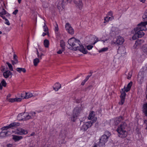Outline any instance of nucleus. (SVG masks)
Listing matches in <instances>:
<instances>
[{"label":"nucleus","mask_w":147,"mask_h":147,"mask_svg":"<svg viewBox=\"0 0 147 147\" xmlns=\"http://www.w3.org/2000/svg\"><path fill=\"white\" fill-rule=\"evenodd\" d=\"M47 33L46 32V33L43 32L42 34V36H45L46 35V34Z\"/></svg>","instance_id":"obj_56"},{"label":"nucleus","mask_w":147,"mask_h":147,"mask_svg":"<svg viewBox=\"0 0 147 147\" xmlns=\"http://www.w3.org/2000/svg\"><path fill=\"white\" fill-rule=\"evenodd\" d=\"M24 113H22L19 114L17 117V119L19 121L24 120Z\"/></svg>","instance_id":"obj_21"},{"label":"nucleus","mask_w":147,"mask_h":147,"mask_svg":"<svg viewBox=\"0 0 147 147\" xmlns=\"http://www.w3.org/2000/svg\"><path fill=\"white\" fill-rule=\"evenodd\" d=\"M4 19L5 20V24L8 25H9L10 24V23L9 22V21L6 18H5V19Z\"/></svg>","instance_id":"obj_50"},{"label":"nucleus","mask_w":147,"mask_h":147,"mask_svg":"<svg viewBox=\"0 0 147 147\" xmlns=\"http://www.w3.org/2000/svg\"><path fill=\"white\" fill-rule=\"evenodd\" d=\"M107 15L108 16L114 17L113 16V13L111 11H110L108 12Z\"/></svg>","instance_id":"obj_46"},{"label":"nucleus","mask_w":147,"mask_h":147,"mask_svg":"<svg viewBox=\"0 0 147 147\" xmlns=\"http://www.w3.org/2000/svg\"><path fill=\"white\" fill-rule=\"evenodd\" d=\"M38 58L40 59V60H41L42 58V56L44 55V54L41 53L40 54H39V52H38V50L37 51V53H36Z\"/></svg>","instance_id":"obj_35"},{"label":"nucleus","mask_w":147,"mask_h":147,"mask_svg":"<svg viewBox=\"0 0 147 147\" xmlns=\"http://www.w3.org/2000/svg\"><path fill=\"white\" fill-rule=\"evenodd\" d=\"M12 74L11 72L9 70H7L3 73V75L4 77L6 78H7L11 75Z\"/></svg>","instance_id":"obj_18"},{"label":"nucleus","mask_w":147,"mask_h":147,"mask_svg":"<svg viewBox=\"0 0 147 147\" xmlns=\"http://www.w3.org/2000/svg\"><path fill=\"white\" fill-rule=\"evenodd\" d=\"M61 87V85L59 83H56L53 87V89L55 91H57Z\"/></svg>","instance_id":"obj_26"},{"label":"nucleus","mask_w":147,"mask_h":147,"mask_svg":"<svg viewBox=\"0 0 147 147\" xmlns=\"http://www.w3.org/2000/svg\"><path fill=\"white\" fill-rule=\"evenodd\" d=\"M1 83L2 86H3L4 87L6 86L7 85V83H6L5 81L4 80H3L2 81H1Z\"/></svg>","instance_id":"obj_42"},{"label":"nucleus","mask_w":147,"mask_h":147,"mask_svg":"<svg viewBox=\"0 0 147 147\" xmlns=\"http://www.w3.org/2000/svg\"><path fill=\"white\" fill-rule=\"evenodd\" d=\"M3 88V87L1 85V83H0V89L2 90Z\"/></svg>","instance_id":"obj_59"},{"label":"nucleus","mask_w":147,"mask_h":147,"mask_svg":"<svg viewBox=\"0 0 147 147\" xmlns=\"http://www.w3.org/2000/svg\"><path fill=\"white\" fill-rule=\"evenodd\" d=\"M97 118H95L92 121V122L90 121L85 123L81 127L80 129V130L83 131H86L89 127L91 126L92 123L95 122Z\"/></svg>","instance_id":"obj_5"},{"label":"nucleus","mask_w":147,"mask_h":147,"mask_svg":"<svg viewBox=\"0 0 147 147\" xmlns=\"http://www.w3.org/2000/svg\"><path fill=\"white\" fill-rule=\"evenodd\" d=\"M35 134V133L34 132H32L30 135V136H29L30 137V136H33Z\"/></svg>","instance_id":"obj_54"},{"label":"nucleus","mask_w":147,"mask_h":147,"mask_svg":"<svg viewBox=\"0 0 147 147\" xmlns=\"http://www.w3.org/2000/svg\"><path fill=\"white\" fill-rule=\"evenodd\" d=\"M91 75H88L87 76L86 78H85V79H86L87 80H88L89 78L91 76Z\"/></svg>","instance_id":"obj_53"},{"label":"nucleus","mask_w":147,"mask_h":147,"mask_svg":"<svg viewBox=\"0 0 147 147\" xmlns=\"http://www.w3.org/2000/svg\"><path fill=\"white\" fill-rule=\"evenodd\" d=\"M65 49L62 48L61 49L59 50L57 52V53L58 54H61L64 51Z\"/></svg>","instance_id":"obj_45"},{"label":"nucleus","mask_w":147,"mask_h":147,"mask_svg":"<svg viewBox=\"0 0 147 147\" xmlns=\"http://www.w3.org/2000/svg\"><path fill=\"white\" fill-rule=\"evenodd\" d=\"M142 17L144 20H147V10L146 11V13L143 15Z\"/></svg>","instance_id":"obj_47"},{"label":"nucleus","mask_w":147,"mask_h":147,"mask_svg":"<svg viewBox=\"0 0 147 147\" xmlns=\"http://www.w3.org/2000/svg\"><path fill=\"white\" fill-rule=\"evenodd\" d=\"M142 51L145 54H147V45L143 46L142 48Z\"/></svg>","instance_id":"obj_33"},{"label":"nucleus","mask_w":147,"mask_h":147,"mask_svg":"<svg viewBox=\"0 0 147 147\" xmlns=\"http://www.w3.org/2000/svg\"><path fill=\"white\" fill-rule=\"evenodd\" d=\"M126 126V123L125 122H123L118 127L116 131L119 137L124 138L127 136V132L125 130Z\"/></svg>","instance_id":"obj_3"},{"label":"nucleus","mask_w":147,"mask_h":147,"mask_svg":"<svg viewBox=\"0 0 147 147\" xmlns=\"http://www.w3.org/2000/svg\"><path fill=\"white\" fill-rule=\"evenodd\" d=\"M3 88V87L1 85V83H0V89L2 90Z\"/></svg>","instance_id":"obj_60"},{"label":"nucleus","mask_w":147,"mask_h":147,"mask_svg":"<svg viewBox=\"0 0 147 147\" xmlns=\"http://www.w3.org/2000/svg\"><path fill=\"white\" fill-rule=\"evenodd\" d=\"M108 50V48L107 47L103 48L99 50L98 51L99 53H102L107 51Z\"/></svg>","instance_id":"obj_39"},{"label":"nucleus","mask_w":147,"mask_h":147,"mask_svg":"<svg viewBox=\"0 0 147 147\" xmlns=\"http://www.w3.org/2000/svg\"><path fill=\"white\" fill-rule=\"evenodd\" d=\"M82 110V108L80 107H77L74 109L72 115V117L71 118V120L72 121H75V119H76L79 116Z\"/></svg>","instance_id":"obj_6"},{"label":"nucleus","mask_w":147,"mask_h":147,"mask_svg":"<svg viewBox=\"0 0 147 147\" xmlns=\"http://www.w3.org/2000/svg\"><path fill=\"white\" fill-rule=\"evenodd\" d=\"M6 63L7 64V65L10 70L11 71H13V69L12 65L9 62H7Z\"/></svg>","instance_id":"obj_44"},{"label":"nucleus","mask_w":147,"mask_h":147,"mask_svg":"<svg viewBox=\"0 0 147 147\" xmlns=\"http://www.w3.org/2000/svg\"><path fill=\"white\" fill-rule=\"evenodd\" d=\"M118 52L120 54L124 53L125 52V48L123 47H119L118 49Z\"/></svg>","instance_id":"obj_30"},{"label":"nucleus","mask_w":147,"mask_h":147,"mask_svg":"<svg viewBox=\"0 0 147 147\" xmlns=\"http://www.w3.org/2000/svg\"><path fill=\"white\" fill-rule=\"evenodd\" d=\"M54 30L56 34H58V31L59 30V28L58 24L56 23L55 25V26Z\"/></svg>","instance_id":"obj_41"},{"label":"nucleus","mask_w":147,"mask_h":147,"mask_svg":"<svg viewBox=\"0 0 147 147\" xmlns=\"http://www.w3.org/2000/svg\"><path fill=\"white\" fill-rule=\"evenodd\" d=\"M40 59L36 58L34 59L33 61L34 65L35 66H37L38 63L40 62Z\"/></svg>","instance_id":"obj_31"},{"label":"nucleus","mask_w":147,"mask_h":147,"mask_svg":"<svg viewBox=\"0 0 147 147\" xmlns=\"http://www.w3.org/2000/svg\"><path fill=\"white\" fill-rule=\"evenodd\" d=\"M122 118L121 117H116L112 120V121H114V124L115 125L118 124L121 121H122Z\"/></svg>","instance_id":"obj_17"},{"label":"nucleus","mask_w":147,"mask_h":147,"mask_svg":"<svg viewBox=\"0 0 147 147\" xmlns=\"http://www.w3.org/2000/svg\"><path fill=\"white\" fill-rule=\"evenodd\" d=\"M114 19V17H110L107 16L104 18V23H108L110 21H112Z\"/></svg>","instance_id":"obj_19"},{"label":"nucleus","mask_w":147,"mask_h":147,"mask_svg":"<svg viewBox=\"0 0 147 147\" xmlns=\"http://www.w3.org/2000/svg\"><path fill=\"white\" fill-rule=\"evenodd\" d=\"M60 47L62 48L65 49V44L63 40H61L60 42Z\"/></svg>","instance_id":"obj_40"},{"label":"nucleus","mask_w":147,"mask_h":147,"mask_svg":"<svg viewBox=\"0 0 147 147\" xmlns=\"http://www.w3.org/2000/svg\"><path fill=\"white\" fill-rule=\"evenodd\" d=\"M143 42V40H137L136 41L133 47L134 48L136 49L138 46L140 45Z\"/></svg>","instance_id":"obj_20"},{"label":"nucleus","mask_w":147,"mask_h":147,"mask_svg":"<svg viewBox=\"0 0 147 147\" xmlns=\"http://www.w3.org/2000/svg\"><path fill=\"white\" fill-rule=\"evenodd\" d=\"M3 88V87L1 85V83H0V89L2 90Z\"/></svg>","instance_id":"obj_61"},{"label":"nucleus","mask_w":147,"mask_h":147,"mask_svg":"<svg viewBox=\"0 0 147 147\" xmlns=\"http://www.w3.org/2000/svg\"><path fill=\"white\" fill-rule=\"evenodd\" d=\"M14 133L15 134L18 135H26L27 134L28 131L26 129L21 128H18L14 131Z\"/></svg>","instance_id":"obj_8"},{"label":"nucleus","mask_w":147,"mask_h":147,"mask_svg":"<svg viewBox=\"0 0 147 147\" xmlns=\"http://www.w3.org/2000/svg\"><path fill=\"white\" fill-rule=\"evenodd\" d=\"M20 125V123L18 122H14L11 123L9 125L5 126L2 127V130H7L9 128H11L13 127L19 126Z\"/></svg>","instance_id":"obj_9"},{"label":"nucleus","mask_w":147,"mask_h":147,"mask_svg":"<svg viewBox=\"0 0 147 147\" xmlns=\"http://www.w3.org/2000/svg\"><path fill=\"white\" fill-rule=\"evenodd\" d=\"M141 26L138 24L136 27L134 28L133 31H134L135 34L132 37L133 40H135L139 38H141L143 36L145 33L143 32V30H144L142 28Z\"/></svg>","instance_id":"obj_2"},{"label":"nucleus","mask_w":147,"mask_h":147,"mask_svg":"<svg viewBox=\"0 0 147 147\" xmlns=\"http://www.w3.org/2000/svg\"><path fill=\"white\" fill-rule=\"evenodd\" d=\"M86 82H85L84 81H83L81 83V84L82 85H84L85 83Z\"/></svg>","instance_id":"obj_58"},{"label":"nucleus","mask_w":147,"mask_h":147,"mask_svg":"<svg viewBox=\"0 0 147 147\" xmlns=\"http://www.w3.org/2000/svg\"><path fill=\"white\" fill-rule=\"evenodd\" d=\"M21 0H18V2L20 3L21 2Z\"/></svg>","instance_id":"obj_64"},{"label":"nucleus","mask_w":147,"mask_h":147,"mask_svg":"<svg viewBox=\"0 0 147 147\" xmlns=\"http://www.w3.org/2000/svg\"><path fill=\"white\" fill-rule=\"evenodd\" d=\"M144 123L147 125V119L144 121Z\"/></svg>","instance_id":"obj_62"},{"label":"nucleus","mask_w":147,"mask_h":147,"mask_svg":"<svg viewBox=\"0 0 147 147\" xmlns=\"http://www.w3.org/2000/svg\"><path fill=\"white\" fill-rule=\"evenodd\" d=\"M111 135L110 132L107 131H106L104 134L102 135L100 138L99 142L95 144L94 145L96 147H105V144L108 141Z\"/></svg>","instance_id":"obj_1"},{"label":"nucleus","mask_w":147,"mask_h":147,"mask_svg":"<svg viewBox=\"0 0 147 147\" xmlns=\"http://www.w3.org/2000/svg\"><path fill=\"white\" fill-rule=\"evenodd\" d=\"M124 41V38L120 36H118L117 38L116 41L115 43L118 45H122Z\"/></svg>","instance_id":"obj_12"},{"label":"nucleus","mask_w":147,"mask_h":147,"mask_svg":"<svg viewBox=\"0 0 147 147\" xmlns=\"http://www.w3.org/2000/svg\"><path fill=\"white\" fill-rule=\"evenodd\" d=\"M16 70L19 73H21L22 71L24 73H25L26 71L25 68H16Z\"/></svg>","instance_id":"obj_34"},{"label":"nucleus","mask_w":147,"mask_h":147,"mask_svg":"<svg viewBox=\"0 0 147 147\" xmlns=\"http://www.w3.org/2000/svg\"><path fill=\"white\" fill-rule=\"evenodd\" d=\"M17 56L16 55L14 54L13 55V60H12V64L14 65L18 63V61L17 59Z\"/></svg>","instance_id":"obj_32"},{"label":"nucleus","mask_w":147,"mask_h":147,"mask_svg":"<svg viewBox=\"0 0 147 147\" xmlns=\"http://www.w3.org/2000/svg\"><path fill=\"white\" fill-rule=\"evenodd\" d=\"M111 31L112 32H114L113 34H118L120 32L119 29L115 27H112L111 29Z\"/></svg>","instance_id":"obj_24"},{"label":"nucleus","mask_w":147,"mask_h":147,"mask_svg":"<svg viewBox=\"0 0 147 147\" xmlns=\"http://www.w3.org/2000/svg\"><path fill=\"white\" fill-rule=\"evenodd\" d=\"M132 73L131 72H129L128 74L127 78L128 79H130L131 77Z\"/></svg>","instance_id":"obj_51"},{"label":"nucleus","mask_w":147,"mask_h":147,"mask_svg":"<svg viewBox=\"0 0 147 147\" xmlns=\"http://www.w3.org/2000/svg\"><path fill=\"white\" fill-rule=\"evenodd\" d=\"M18 12V9H16L13 12V14L14 15H16Z\"/></svg>","instance_id":"obj_52"},{"label":"nucleus","mask_w":147,"mask_h":147,"mask_svg":"<svg viewBox=\"0 0 147 147\" xmlns=\"http://www.w3.org/2000/svg\"><path fill=\"white\" fill-rule=\"evenodd\" d=\"M44 31L47 33H48L49 30L47 28L46 23L45 22L44 23V25L43 26Z\"/></svg>","instance_id":"obj_38"},{"label":"nucleus","mask_w":147,"mask_h":147,"mask_svg":"<svg viewBox=\"0 0 147 147\" xmlns=\"http://www.w3.org/2000/svg\"><path fill=\"white\" fill-rule=\"evenodd\" d=\"M24 116L25 117H24V120H28L31 118V117L29 115H25Z\"/></svg>","instance_id":"obj_43"},{"label":"nucleus","mask_w":147,"mask_h":147,"mask_svg":"<svg viewBox=\"0 0 147 147\" xmlns=\"http://www.w3.org/2000/svg\"><path fill=\"white\" fill-rule=\"evenodd\" d=\"M75 4L76 7L79 10H81L83 9V4L81 0H79Z\"/></svg>","instance_id":"obj_14"},{"label":"nucleus","mask_w":147,"mask_h":147,"mask_svg":"<svg viewBox=\"0 0 147 147\" xmlns=\"http://www.w3.org/2000/svg\"><path fill=\"white\" fill-rule=\"evenodd\" d=\"M132 84V82H130L127 85V87L126 88H125L124 91L126 92L129 91L130 89Z\"/></svg>","instance_id":"obj_25"},{"label":"nucleus","mask_w":147,"mask_h":147,"mask_svg":"<svg viewBox=\"0 0 147 147\" xmlns=\"http://www.w3.org/2000/svg\"><path fill=\"white\" fill-rule=\"evenodd\" d=\"M125 88V86L121 89L122 91L121 92V94L120 95V98L121 100L119 102V104L120 105H122L125 102L126 95L125 92V91H124Z\"/></svg>","instance_id":"obj_7"},{"label":"nucleus","mask_w":147,"mask_h":147,"mask_svg":"<svg viewBox=\"0 0 147 147\" xmlns=\"http://www.w3.org/2000/svg\"><path fill=\"white\" fill-rule=\"evenodd\" d=\"M80 45L78 46V47L77 48V49L75 51L79 50L81 52L84 54H86L87 53V51L84 48L83 46L81 45L80 42Z\"/></svg>","instance_id":"obj_13"},{"label":"nucleus","mask_w":147,"mask_h":147,"mask_svg":"<svg viewBox=\"0 0 147 147\" xmlns=\"http://www.w3.org/2000/svg\"><path fill=\"white\" fill-rule=\"evenodd\" d=\"M7 100L11 102H20L21 101L22 98H20L16 97L14 98H8L7 99Z\"/></svg>","instance_id":"obj_15"},{"label":"nucleus","mask_w":147,"mask_h":147,"mask_svg":"<svg viewBox=\"0 0 147 147\" xmlns=\"http://www.w3.org/2000/svg\"><path fill=\"white\" fill-rule=\"evenodd\" d=\"M0 69L1 71L3 72H4V71L5 72V67L3 66H2L1 67Z\"/></svg>","instance_id":"obj_48"},{"label":"nucleus","mask_w":147,"mask_h":147,"mask_svg":"<svg viewBox=\"0 0 147 147\" xmlns=\"http://www.w3.org/2000/svg\"><path fill=\"white\" fill-rule=\"evenodd\" d=\"M65 28L66 30L71 35L74 34V30L69 23H67L66 24Z\"/></svg>","instance_id":"obj_11"},{"label":"nucleus","mask_w":147,"mask_h":147,"mask_svg":"<svg viewBox=\"0 0 147 147\" xmlns=\"http://www.w3.org/2000/svg\"><path fill=\"white\" fill-rule=\"evenodd\" d=\"M139 24L142 26V29L144 30H147L146 26L147 25V21L145 22H142Z\"/></svg>","instance_id":"obj_28"},{"label":"nucleus","mask_w":147,"mask_h":147,"mask_svg":"<svg viewBox=\"0 0 147 147\" xmlns=\"http://www.w3.org/2000/svg\"><path fill=\"white\" fill-rule=\"evenodd\" d=\"M142 111L145 115L147 116V103L143 105L142 107Z\"/></svg>","instance_id":"obj_22"},{"label":"nucleus","mask_w":147,"mask_h":147,"mask_svg":"<svg viewBox=\"0 0 147 147\" xmlns=\"http://www.w3.org/2000/svg\"><path fill=\"white\" fill-rule=\"evenodd\" d=\"M23 137L15 135H12V139L15 142H18L23 139Z\"/></svg>","instance_id":"obj_16"},{"label":"nucleus","mask_w":147,"mask_h":147,"mask_svg":"<svg viewBox=\"0 0 147 147\" xmlns=\"http://www.w3.org/2000/svg\"><path fill=\"white\" fill-rule=\"evenodd\" d=\"M93 47L92 45H89L87 46V48L88 50H90L92 49Z\"/></svg>","instance_id":"obj_49"},{"label":"nucleus","mask_w":147,"mask_h":147,"mask_svg":"<svg viewBox=\"0 0 147 147\" xmlns=\"http://www.w3.org/2000/svg\"><path fill=\"white\" fill-rule=\"evenodd\" d=\"M80 41L79 40L76 39L74 37H72L68 40V44L71 47V49L74 50L77 49V48L79 46Z\"/></svg>","instance_id":"obj_4"},{"label":"nucleus","mask_w":147,"mask_h":147,"mask_svg":"<svg viewBox=\"0 0 147 147\" xmlns=\"http://www.w3.org/2000/svg\"><path fill=\"white\" fill-rule=\"evenodd\" d=\"M12 146V145L9 144L8 145V147H11V146Z\"/></svg>","instance_id":"obj_63"},{"label":"nucleus","mask_w":147,"mask_h":147,"mask_svg":"<svg viewBox=\"0 0 147 147\" xmlns=\"http://www.w3.org/2000/svg\"><path fill=\"white\" fill-rule=\"evenodd\" d=\"M98 41V38H96V41L94 42V43L93 44V45H94Z\"/></svg>","instance_id":"obj_57"},{"label":"nucleus","mask_w":147,"mask_h":147,"mask_svg":"<svg viewBox=\"0 0 147 147\" xmlns=\"http://www.w3.org/2000/svg\"><path fill=\"white\" fill-rule=\"evenodd\" d=\"M6 14V11L4 9H3L2 11L0 12V16L3 19H5V17L4 16Z\"/></svg>","instance_id":"obj_29"},{"label":"nucleus","mask_w":147,"mask_h":147,"mask_svg":"<svg viewBox=\"0 0 147 147\" xmlns=\"http://www.w3.org/2000/svg\"><path fill=\"white\" fill-rule=\"evenodd\" d=\"M94 112L93 111L90 112L89 114L88 118L89 120L92 119L94 116Z\"/></svg>","instance_id":"obj_36"},{"label":"nucleus","mask_w":147,"mask_h":147,"mask_svg":"<svg viewBox=\"0 0 147 147\" xmlns=\"http://www.w3.org/2000/svg\"><path fill=\"white\" fill-rule=\"evenodd\" d=\"M111 31L112 32H114L113 34H118L120 32L119 29L115 27H112L111 29Z\"/></svg>","instance_id":"obj_23"},{"label":"nucleus","mask_w":147,"mask_h":147,"mask_svg":"<svg viewBox=\"0 0 147 147\" xmlns=\"http://www.w3.org/2000/svg\"><path fill=\"white\" fill-rule=\"evenodd\" d=\"M141 2H142L143 3H144L145 2L146 0H139Z\"/></svg>","instance_id":"obj_55"},{"label":"nucleus","mask_w":147,"mask_h":147,"mask_svg":"<svg viewBox=\"0 0 147 147\" xmlns=\"http://www.w3.org/2000/svg\"><path fill=\"white\" fill-rule=\"evenodd\" d=\"M34 95L31 92H25L21 93L20 96L22 99H28L30 98Z\"/></svg>","instance_id":"obj_10"},{"label":"nucleus","mask_w":147,"mask_h":147,"mask_svg":"<svg viewBox=\"0 0 147 147\" xmlns=\"http://www.w3.org/2000/svg\"><path fill=\"white\" fill-rule=\"evenodd\" d=\"M2 131L0 133V136L1 137H4L7 136L8 132L5 130H2Z\"/></svg>","instance_id":"obj_27"},{"label":"nucleus","mask_w":147,"mask_h":147,"mask_svg":"<svg viewBox=\"0 0 147 147\" xmlns=\"http://www.w3.org/2000/svg\"><path fill=\"white\" fill-rule=\"evenodd\" d=\"M44 45L45 47H48L49 45V40L47 39H45L44 41Z\"/></svg>","instance_id":"obj_37"}]
</instances>
